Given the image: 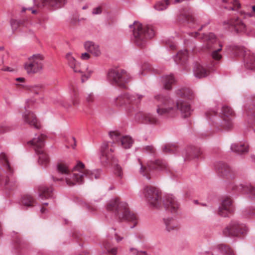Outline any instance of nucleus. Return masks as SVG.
<instances>
[{"mask_svg":"<svg viewBox=\"0 0 255 255\" xmlns=\"http://www.w3.org/2000/svg\"><path fill=\"white\" fill-rule=\"evenodd\" d=\"M220 48L215 49L212 53V58L215 60H220L222 58V55L219 53V52L222 50V46L219 44Z\"/></svg>","mask_w":255,"mask_h":255,"instance_id":"42","label":"nucleus"},{"mask_svg":"<svg viewBox=\"0 0 255 255\" xmlns=\"http://www.w3.org/2000/svg\"><path fill=\"white\" fill-rule=\"evenodd\" d=\"M93 73V71L92 70H88L87 72V74H82L81 76V81L82 83L85 82L91 76L92 73Z\"/></svg>","mask_w":255,"mask_h":255,"instance_id":"47","label":"nucleus"},{"mask_svg":"<svg viewBox=\"0 0 255 255\" xmlns=\"http://www.w3.org/2000/svg\"><path fill=\"white\" fill-rule=\"evenodd\" d=\"M178 97L187 98L191 99L194 97V93L192 90L188 88H182L178 89L176 91Z\"/></svg>","mask_w":255,"mask_h":255,"instance_id":"32","label":"nucleus"},{"mask_svg":"<svg viewBox=\"0 0 255 255\" xmlns=\"http://www.w3.org/2000/svg\"><path fill=\"white\" fill-rule=\"evenodd\" d=\"M21 23V21L19 20L11 19L10 20V25L12 30L13 31L16 30Z\"/></svg>","mask_w":255,"mask_h":255,"instance_id":"45","label":"nucleus"},{"mask_svg":"<svg viewBox=\"0 0 255 255\" xmlns=\"http://www.w3.org/2000/svg\"><path fill=\"white\" fill-rule=\"evenodd\" d=\"M67 1V0H34V4L37 6L48 5L55 9L62 7Z\"/></svg>","mask_w":255,"mask_h":255,"instance_id":"18","label":"nucleus"},{"mask_svg":"<svg viewBox=\"0 0 255 255\" xmlns=\"http://www.w3.org/2000/svg\"><path fill=\"white\" fill-rule=\"evenodd\" d=\"M34 202V200L30 195H24L22 199V203L23 205L27 207L32 206Z\"/></svg>","mask_w":255,"mask_h":255,"instance_id":"39","label":"nucleus"},{"mask_svg":"<svg viewBox=\"0 0 255 255\" xmlns=\"http://www.w3.org/2000/svg\"><path fill=\"white\" fill-rule=\"evenodd\" d=\"M210 23V20L208 19L207 21L203 24H202L200 28L199 29V30H201L204 27L208 25Z\"/></svg>","mask_w":255,"mask_h":255,"instance_id":"54","label":"nucleus"},{"mask_svg":"<svg viewBox=\"0 0 255 255\" xmlns=\"http://www.w3.org/2000/svg\"><path fill=\"white\" fill-rule=\"evenodd\" d=\"M38 189L39 197L41 199H49L53 196V188L51 187L41 185L39 186Z\"/></svg>","mask_w":255,"mask_h":255,"instance_id":"24","label":"nucleus"},{"mask_svg":"<svg viewBox=\"0 0 255 255\" xmlns=\"http://www.w3.org/2000/svg\"><path fill=\"white\" fill-rule=\"evenodd\" d=\"M164 88L165 89L169 90L172 87V85L174 83L175 80L172 75H168L162 77Z\"/></svg>","mask_w":255,"mask_h":255,"instance_id":"35","label":"nucleus"},{"mask_svg":"<svg viewBox=\"0 0 255 255\" xmlns=\"http://www.w3.org/2000/svg\"><path fill=\"white\" fill-rule=\"evenodd\" d=\"M44 57L40 54L29 57L24 65V69L28 75L41 73L43 67Z\"/></svg>","mask_w":255,"mask_h":255,"instance_id":"9","label":"nucleus"},{"mask_svg":"<svg viewBox=\"0 0 255 255\" xmlns=\"http://www.w3.org/2000/svg\"><path fill=\"white\" fill-rule=\"evenodd\" d=\"M16 80L17 81L22 82L24 80V78H17L16 79Z\"/></svg>","mask_w":255,"mask_h":255,"instance_id":"59","label":"nucleus"},{"mask_svg":"<svg viewBox=\"0 0 255 255\" xmlns=\"http://www.w3.org/2000/svg\"><path fill=\"white\" fill-rule=\"evenodd\" d=\"M204 42L206 44V48L207 49H214V46L212 44L216 41V37L213 33H209L208 34H204L201 37Z\"/></svg>","mask_w":255,"mask_h":255,"instance_id":"28","label":"nucleus"},{"mask_svg":"<svg viewBox=\"0 0 255 255\" xmlns=\"http://www.w3.org/2000/svg\"><path fill=\"white\" fill-rule=\"evenodd\" d=\"M2 70L4 71H13V70L12 69H11L10 67H7L5 68H3L2 69Z\"/></svg>","mask_w":255,"mask_h":255,"instance_id":"57","label":"nucleus"},{"mask_svg":"<svg viewBox=\"0 0 255 255\" xmlns=\"http://www.w3.org/2000/svg\"><path fill=\"white\" fill-rule=\"evenodd\" d=\"M163 220L166 226V230L168 232H170L177 228V226L174 223V221L172 218H164Z\"/></svg>","mask_w":255,"mask_h":255,"instance_id":"36","label":"nucleus"},{"mask_svg":"<svg viewBox=\"0 0 255 255\" xmlns=\"http://www.w3.org/2000/svg\"><path fill=\"white\" fill-rule=\"evenodd\" d=\"M108 79L113 85L126 88L131 77L124 70L111 69L108 73Z\"/></svg>","mask_w":255,"mask_h":255,"instance_id":"7","label":"nucleus"},{"mask_svg":"<svg viewBox=\"0 0 255 255\" xmlns=\"http://www.w3.org/2000/svg\"><path fill=\"white\" fill-rule=\"evenodd\" d=\"M46 210V209L45 208L42 207V208L41 209L40 211H41V212L43 213H44V212H45Z\"/></svg>","mask_w":255,"mask_h":255,"instance_id":"60","label":"nucleus"},{"mask_svg":"<svg viewBox=\"0 0 255 255\" xmlns=\"http://www.w3.org/2000/svg\"><path fill=\"white\" fill-rule=\"evenodd\" d=\"M155 99L158 102L156 112L159 116L173 117L178 114L179 110L183 118L189 117L191 114V109L189 104L185 102L177 101L175 104L167 96L156 95Z\"/></svg>","mask_w":255,"mask_h":255,"instance_id":"2","label":"nucleus"},{"mask_svg":"<svg viewBox=\"0 0 255 255\" xmlns=\"http://www.w3.org/2000/svg\"><path fill=\"white\" fill-rule=\"evenodd\" d=\"M105 248L107 250L108 252L111 253L113 255H116L118 251L117 248H110L107 245H105Z\"/></svg>","mask_w":255,"mask_h":255,"instance_id":"48","label":"nucleus"},{"mask_svg":"<svg viewBox=\"0 0 255 255\" xmlns=\"http://www.w3.org/2000/svg\"><path fill=\"white\" fill-rule=\"evenodd\" d=\"M41 89L42 86L38 85L31 86L29 90L31 92H33L35 94H38L41 92Z\"/></svg>","mask_w":255,"mask_h":255,"instance_id":"46","label":"nucleus"},{"mask_svg":"<svg viewBox=\"0 0 255 255\" xmlns=\"http://www.w3.org/2000/svg\"><path fill=\"white\" fill-rule=\"evenodd\" d=\"M80 57L82 60H87L90 58V55L88 53L85 52L81 54Z\"/></svg>","mask_w":255,"mask_h":255,"instance_id":"52","label":"nucleus"},{"mask_svg":"<svg viewBox=\"0 0 255 255\" xmlns=\"http://www.w3.org/2000/svg\"><path fill=\"white\" fill-rule=\"evenodd\" d=\"M72 139L74 140V145L73 146V148H74V147L76 146V143H75V138L74 137H72Z\"/></svg>","mask_w":255,"mask_h":255,"instance_id":"62","label":"nucleus"},{"mask_svg":"<svg viewBox=\"0 0 255 255\" xmlns=\"http://www.w3.org/2000/svg\"><path fill=\"white\" fill-rule=\"evenodd\" d=\"M164 206L166 211L173 215L176 214L180 209L179 203L173 195H168L166 197L164 200Z\"/></svg>","mask_w":255,"mask_h":255,"instance_id":"15","label":"nucleus"},{"mask_svg":"<svg viewBox=\"0 0 255 255\" xmlns=\"http://www.w3.org/2000/svg\"><path fill=\"white\" fill-rule=\"evenodd\" d=\"M224 24L228 25L229 27L234 28L237 32L243 31L245 29V25L238 17L225 21Z\"/></svg>","mask_w":255,"mask_h":255,"instance_id":"22","label":"nucleus"},{"mask_svg":"<svg viewBox=\"0 0 255 255\" xmlns=\"http://www.w3.org/2000/svg\"><path fill=\"white\" fill-rule=\"evenodd\" d=\"M144 197L149 204L155 208H158L161 204V195L159 190L154 187L146 186L143 189Z\"/></svg>","mask_w":255,"mask_h":255,"instance_id":"12","label":"nucleus"},{"mask_svg":"<svg viewBox=\"0 0 255 255\" xmlns=\"http://www.w3.org/2000/svg\"><path fill=\"white\" fill-rule=\"evenodd\" d=\"M70 90L71 94L72 104L74 106H76L78 104V101L76 99L77 95V88L74 85L72 84L70 86Z\"/></svg>","mask_w":255,"mask_h":255,"instance_id":"40","label":"nucleus"},{"mask_svg":"<svg viewBox=\"0 0 255 255\" xmlns=\"http://www.w3.org/2000/svg\"><path fill=\"white\" fill-rule=\"evenodd\" d=\"M84 46L86 51L96 57L99 56L101 54L99 45L93 41H86Z\"/></svg>","mask_w":255,"mask_h":255,"instance_id":"23","label":"nucleus"},{"mask_svg":"<svg viewBox=\"0 0 255 255\" xmlns=\"http://www.w3.org/2000/svg\"><path fill=\"white\" fill-rule=\"evenodd\" d=\"M129 26L132 29L134 42L138 46H142L148 39L152 38L155 34L151 25H143L138 21H134Z\"/></svg>","mask_w":255,"mask_h":255,"instance_id":"5","label":"nucleus"},{"mask_svg":"<svg viewBox=\"0 0 255 255\" xmlns=\"http://www.w3.org/2000/svg\"><path fill=\"white\" fill-rule=\"evenodd\" d=\"M86 101L89 104L94 103L96 100V97L93 93L87 94L85 97Z\"/></svg>","mask_w":255,"mask_h":255,"instance_id":"44","label":"nucleus"},{"mask_svg":"<svg viewBox=\"0 0 255 255\" xmlns=\"http://www.w3.org/2000/svg\"><path fill=\"white\" fill-rule=\"evenodd\" d=\"M170 47H171V49H174V48H175V45H174L173 44H172V45H170Z\"/></svg>","mask_w":255,"mask_h":255,"instance_id":"63","label":"nucleus"},{"mask_svg":"<svg viewBox=\"0 0 255 255\" xmlns=\"http://www.w3.org/2000/svg\"><path fill=\"white\" fill-rule=\"evenodd\" d=\"M143 150L147 152H150V153H154L155 152V149L153 146L152 145H147L144 148Z\"/></svg>","mask_w":255,"mask_h":255,"instance_id":"50","label":"nucleus"},{"mask_svg":"<svg viewBox=\"0 0 255 255\" xmlns=\"http://www.w3.org/2000/svg\"><path fill=\"white\" fill-rule=\"evenodd\" d=\"M211 255H235L233 250L228 245L221 244L213 248Z\"/></svg>","mask_w":255,"mask_h":255,"instance_id":"20","label":"nucleus"},{"mask_svg":"<svg viewBox=\"0 0 255 255\" xmlns=\"http://www.w3.org/2000/svg\"><path fill=\"white\" fill-rule=\"evenodd\" d=\"M29 108V106L25 107V112L22 114L23 119L25 123L30 126L38 129L40 128V125L38 122L35 115L28 110Z\"/></svg>","mask_w":255,"mask_h":255,"instance_id":"19","label":"nucleus"},{"mask_svg":"<svg viewBox=\"0 0 255 255\" xmlns=\"http://www.w3.org/2000/svg\"><path fill=\"white\" fill-rule=\"evenodd\" d=\"M245 14H246V15L248 16L249 17H252L253 16V14H252V13H246Z\"/></svg>","mask_w":255,"mask_h":255,"instance_id":"61","label":"nucleus"},{"mask_svg":"<svg viewBox=\"0 0 255 255\" xmlns=\"http://www.w3.org/2000/svg\"><path fill=\"white\" fill-rule=\"evenodd\" d=\"M0 185H3L8 190H13L18 186V183L16 178L12 176L5 177L3 172L0 169Z\"/></svg>","mask_w":255,"mask_h":255,"instance_id":"16","label":"nucleus"},{"mask_svg":"<svg viewBox=\"0 0 255 255\" xmlns=\"http://www.w3.org/2000/svg\"><path fill=\"white\" fill-rule=\"evenodd\" d=\"M130 251L134 255H147L146 252L143 251H138L134 248H130Z\"/></svg>","mask_w":255,"mask_h":255,"instance_id":"49","label":"nucleus"},{"mask_svg":"<svg viewBox=\"0 0 255 255\" xmlns=\"http://www.w3.org/2000/svg\"><path fill=\"white\" fill-rule=\"evenodd\" d=\"M193 73L195 77L202 78L208 75V71L200 64L196 63L193 68Z\"/></svg>","mask_w":255,"mask_h":255,"instance_id":"27","label":"nucleus"},{"mask_svg":"<svg viewBox=\"0 0 255 255\" xmlns=\"http://www.w3.org/2000/svg\"><path fill=\"white\" fill-rule=\"evenodd\" d=\"M8 130V128L5 126H0V133H3Z\"/></svg>","mask_w":255,"mask_h":255,"instance_id":"53","label":"nucleus"},{"mask_svg":"<svg viewBox=\"0 0 255 255\" xmlns=\"http://www.w3.org/2000/svg\"><path fill=\"white\" fill-rule=\"evenodd\" d=\"M222 112L223 115L227 117L233 114V110L228 106H224L222 107ZM212 120L214 123L216 127L219 129H228L232 127V123L229 118H227L221 121L216 117H213Z\"/></svg>","mask_w":255,"mask_h":255,"instance_id":"13","label":"nucleus"},{"mask_svg":"<svg viewBox=\"0 0 255 255\" xmlns=\"http://www.w3.org/2000/svg\"><path fill=\"white\" fill-rule=\"evenodd\" d=\"M108 211H113L115 215L118 216L120 220H127L133 223L131 228H133L137 223L136 217L129 210L127 203L120 202L118 198H115L111 200L107 206Z\"/></svg>","mask_w":255,"mask_h":255,"instance_id":"3","label":"nucleus"},{"mask_svg":"<svg viewBox=\"0 0 255 255\" xmlns=\"http://www.w3.org/2000/svg\"><path fill=\"white\" fill-rule=\"evenodd\" d=\"M115 235L116 237V239L118 242L122 241L123 239V237H121L119 236L117 233H115Z\"/></svg>","mask_w":255,"mask_h":255,"instance_id":"56","label":"nucleus"},{"mask_svg":"<svg viewBox=\"0 0 255 255\" xmlns=\"http://www.w3.org/2000/svg\"><path fill=\"white\" fill-rule=\"evenodd\" d=\"M179 19L180 20H186L188 22H193L194 21V17L189 11L181 12Z\"/></svg>","mask_w":255,"mask_h":255,"instance_id":"38","label":"nucleus"},{"mask_svg":"<svg viewBox=\"0 0 255 255\" xmlns=\"http://www.w3.org/2000/svg\"><path fill=\"white\" fill-rule=\"evenodd\" d=\"M253 11L255 12V5L252 6Z\"/></svg>","mask_w":255,"mask_h":255,"instance_id":"64","label":"nucleus"},{"mask_svg":"<svg viewBox=\"0 0 255 255\" xmlns=\"http://www.w3.org/2000/svg\"><path fill=\"white\" fill-rule=\"evenodd\" d=\"M143 96L137 94L123 93L115 99L117 106L124 107L126 112L132 113L137 110Z\"/></svg>","mask_w":255,"mask_h":255,"instance_id":"4","label":"nucleus"},{"mask_svg":"<svg viewBox=\"0 0 255 255\" xmlns=\"http://www.w3.org/2000/svg\"><path fill=\"white\" fill-rule=\"evenodd\" d=\"M110 144L108 142H104L101 147V155L100 159L102 163H108L112 162L114 165L115 172L118 176L122 175V169L121 167L118 164V160L114 157L112 153L114 149L109 147Z\"/></svg>","mask_w":255,"mask_h":255,"instance_id":"8","label":"nucleus"},{"mask_svg":"<svg viewBox=\"0 0 255 255\" xmlns=\"http://www.w3.org/2000/svg\"><path fill=\"white\" fill-rule=\"evenodd\" d=\"M188 57V51L186 50H181L177 54L175 61L178 64H183L187 61Z\"/></svg>","mask_w":255,"mask_h":255,"instance_id":"33","label":"nucleus"},{"mask_svg":"<svg viewBox=\"0 0 255 255\" xmlns=\"http://www.w3.org/2000/svg\"><path fill=\"white\" fill-rule=\"evenodd\" d=\"M26 9H28L29 10H31V12L32 13H35L36 12V10H35V9H32V8L31 7H29L28 8H22V12H24L25 11Z\"/></svg>","mask_w":255,"mask_h":255,"instance_id":"55","label":"nucleus"},{"mask_svg":"<svg viewBox=\"0 0 255 255\" xmlns=\"http://www.w3.org/2000/svg\"><path fill=\"white\" fill-rule=\"evenodd\" d=\"M224 2L229 3L232 5L230 7L225 6V8L235 10L239 8L241 6V4L238 0H222Z\"/></svg>","mask_w":255,"mask_h":255,"instance_id":"37","label":"nucleus"},{"mask_svg":"<svg viewBox=\"0 0 255 255\" xmlns=\"http://www.w3.org/2000/svg\"><path fill=\"white\" fill-rule=\"evenodd\" d=\"M248 229L243 224H240L237 221H232L223 231V234L225 237H238L240 235H244L247 234Z\"/></svg>","mask_w":255,"mask_h":255,"instance_id":"11","label":"nucleus"},{"mask_svg":"<svg viewBox=\"0 0 255 255\" xmlns=\"http://www.w3.org/2000/svg\"><path fill=\"white\" fill-rule=\"evenodd\" d=\"M245 65L247 69H255V57L254 55H245Z\"/></svg>","mask_w":255,"mask_h":255,"instance_id":"34","label":"nucleus"},{"mask_svg":"<svg viewBox=\"0 0 255 255\" xmlns=\"http://www.w3.org/2000/svg\"><path fill=\"white\" fill-rule=\"evenodd\" d=\"M198 35V32H195L194 33H191V35L193 37H197Z\"/></svg>","mask_w":255,"mask_h":255,"instance_id":"58","label":"nucleus"},{"mask_svg":"<svg viewBox=\"0 0 255 255\" xmlns=\"http://www.w3.org/2000/svg\"><path fill=\"white\" fill-rule=\"evenodd\" d=\"M45 139V136L43 134L35 135L32 140L27 142L38 155V163L42 166H46L50 161L49 156L43 149Z\"/></svg>","mask_w":255,"mask_h":255,"instance_id":"6","label":"nucleus"},{"mask_svg":"<svg viewBox=\"0 0 255 255\" xmlns=\"http://www.w3.org/2000/svg\"><path fill=\"white\" fill-rule=\"evenodd\" d=\"M9 157L5 152L0 153V162L2 165L3 168L10 174L12 173V169L10 165L9 161Z\"/></svg>","mask_w":255,"mask_h":255,"instance_id":"29","label":"nucleus"},{"mask_svg":"<svg viewBox=\"0 0 255 255\" xmlns=\"http://www.w3.org/2000/svg\"><path fill=\"white\" fill-rule=\"evenodd\" d=\"M218 172L221 176L230 177H232L234 173V169L228 164L224 163L219 164Z\"/></svg>","mask_w":255,"mask_h":255,"instance_id":"26","label":"nucleus"},{"mask_svg":"<svg viewBox=\"0 0 255 255\" xmlns=\"http://www.w3.org/2000/svg\"><path fill=\"white\" fill-rule=\"evenodd\" d=\"M177 150V147L175 144H168L164 146L163 151L166 153H174Z\"/></svg>","mask_w":255,"mask_h":255,"instance_id":"41","label":"nucleus"},{"mask_svg":"<svg viewBox=\"0 0 255 255\" xmlns=\"http://www.w3.org/2000/svg\"><path fill=\"white\" fill-rule=\"evenodd\" d=\"M56 169L62 177L56 178L53 176V180L54 181L65 180L67 185L69 186H73L76 184H83L85 177L92 180L94 178L96 179H98L100 175L99 170L92 171L85 169L84 164L81 161L77 162L71 171L66 165L62 163H58Z\"/></svg>","mask_w":255,"mask_h":255,"instance_id":"1","label":"nucleus"},{"mask_svg":"<svg viewBox=\"0 0 255 255\" xmlns=\"http://www.w3.org/2000/svg\"><path fill=\"white\" fill-rule=\"evenodd\" d=\"M68 65L73 70L75 73H82L80 64L76 60L73 56L72 53H67L65 56Z\"/></svg>","mask_w":255,"mask_h":255,"instance_id":"25","label":"nucleus"},{"mask_svg":"<svg viewBox=\"0 0 255 255\" xmlns=\"http://www.w3.org/2000/svg\"><path fill=\"white\" fill-rule=\"evenodd\" d=\"M231 149L238 153H244L248 151V144L245 142L233 143L231 146Z\"/></svg>","mask_w":255,"mask_h":255,"instance_id":"30","label":"nucleus"},{"mask_svg":"<svg viewBox=\"0 0 255 255\" xmlns=\"http://www.w3.org/2000/svg\"><path fill=\"white\" fill-rule=\"evenodd\" d=\"M140 118L142 123L148 124H156L158 123L157 119L150 114H140Z\"/></svg>","mask_w":255,"mask_h":255,"instance_id":"31","label":"nucleus"},{"mask_svg":"<svg viewBox=\"0 0 255 255\" xmlns=\"http://www.w3.org/2000/svg\"><path fill=\"white\" fill-rule=\"evenodd\" d=\"M140 173L146 177L148 180L151 179L150 172L152 169H156L159 171L169 170L168 165L165 161L156 159L154 161H151L147 163L146 166H144L140 162Z\"/></svg>","mask_w":255,"mask_h":255,"instance_id":"10","label":"nucleus"},{"mask_svg":"<svg viewBox=\"0 0 255 255\" xmlns=\"http://www.w3.org/2000/svg\"><path fill=\"white\" fill-rule=\"evenodd\" d=\"M102 7L101 6H98L94 8L92 11L93 14H99L102 13Z\"/></svg>","mask_w":255,"mask_h":255,"instance_id":"51","label":"nucleus"},{"mask_svg":"<svg viewBox=\"0 0 255 255\" xmlns=\"http://www.w3.org/2000/svg\"><path fill=\"white\" fill-rule=\"evenodd\" d=\"M109 135L113 140V142L119 143L125 149L130 148L133 142V140L130 136H122L120 133L117 131H110Z\"/></svg>","mask_w":255,"mask_h":255,"instance_id":"14","label":"nucleus"},{"mask_svg":"<svg viewBox=\"0 0 255 255\" xmlns=\"http://www.w3.org/2000/svg\"><path fill=\"white\" fill-rule=\"evenodd\" d=\"M182 155L184 160L190 159L193 156L192 149L191 148H189L187 149L184 150L182 151Z\"/></svg>","mask_w":255,"mask_h":255,"instance_id":"43","label":"nucleus"},{"mask_svg":"<svg viewBox=\"0 0 255 255\" xmlns=\"http://www.w3.org/2000/svg\"><path fill=\"white\" fill-rule=\"evenodd\" d=\"M234 211L232 201L229 198L224 199L219 207L218 214L221 216L226 217Z\"/></svg>","mask_w":255,"mask_h":255,"instance_id":"17","label":"nucleus"},{"mask_svg":"<svg viewBox=\"0 0 255 255\" xmlns=\"http://www.w3.org/2000/svg\"><path fill=\"white\" fill-rule=\"evenodd\" d=\"M233 189L239 192L247 193L250 199L255 200V187L251 185H244L240 184L235 185Z\"/></svg>","mask_w":255,"mask_h":255,"instance_id":"21","label":"nucleus"}]
</instances>
